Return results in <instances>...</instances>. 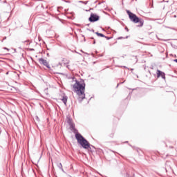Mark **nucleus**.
Instances as JSON below:
<instances>
[{"label": "nucleus", "mask_w": 177, "mask_h": 177, "mask_svg": "<svg viewBox=\"0 0 177 177\" xmlns=\"http://www.w3.org/2000/svg\"><path fill=\"white\" fill-rule=\"evenodd\" d=\"M62 102L64 103L65 106L67 105V97H63L62 99Z\"/></svg>", "instance_id": "nucleus-7"}, {"label": "nucleus", "mask_w": 177, "mask_h": 177, "mask_svg": "<svg viewBox=\"0 0 177 177\" xmlns=\"http://www.w3.org/2000/svg\"><path fill=\"white\" fill-rule=\"evenodd\" d=\"M127 13L129 15L130 20L131 21H133V23H136V24L138 23V25L137 26V27H143V24L145 23L143 19L138 17V16H136V15L132 13L129 10H127Z\"/></svg>", "instance_id": "nucleus-2"}, {"label": "nucleus", "mask_w": 177, "mask_h": 177, "mask_svg": "<svg viewBox=\"0 0 177 177\" xmlns=\"http://www.w3.org/2000/svg\"><path fill=\"white\" fill-rule=\"evenodd\" d=\"M39 62L40 64H43L44 66H46L47 68H49V63L48 62V61H46V59H44L43 58H41L39 59Z\"/></svg>", "instance_id": "nucleus-5"}, {"label": "nucleus", "mask_w": 177, "mask_h": 177, "mask_svg": "<svg viewBox=\"0 0 177 177\" xmlns=\"http://www.w3.org/2000/svg\"><path fill=\"white\" fill-rule=\"evenodd\" d=\"M3 49H6V50H9V49L6 47H5Z\"/></svg>", "instance_id": "nucleus-11"}, {"label": "nucleus", "mask_w": 177, "mask_h": 177, "mask_svg": "<svg viewBox=\"0 0 177 177\" xmlns=\"http://www.w3.org/2000/svg\"><path fill=\"white\" fill-rule=\"evenodd\" d=\"M73 91L78 96V100H83L85 99V82L84 81L76 82L73 86Z\"/></svg>", "instance_id": "nucleus-1"}, {"label": "nucleus", "mask_w": 177, "mask_h": 177, "mask_svg": "<svg viewBox=\"0 0 177 177\" xmlns=\"http://www.w3.org/2000/svg\"><path fill=\"white\" fill-rule=\"evenodd\" d=\"M157 75H158V78H160V77H162V78H164L165 77V73H164V72H161L160 70H158Z\"/></svg>", "instance_id": "nucleus-6"}, {"label": "nucleus", "mask_w": 177, "mask_h": 177, "mask_svg": "<svg viewBox=\"0 0 177 177\" xmlns=\"http://www.w3.org/2000/svg\"><path fill=\"white\" fill-rule=\"evenodd\" d=\"M104 38H106V39H110V38L109 37H104Z\"/></svg>", "instance_id": "nucleus-10"}, {"label": "nucleus", "mask_w": 177, "mask_h": 177, "mask_svg": "<svg viewBox=\"0 0 177 177\" xmlns=\"http://www.w3.org/2000/svg\"><path fill=\"white\" fill-rule=\"evenodd\" d=\"M96 35H97V37H102V38H104V35L102 34V33H99L97 32H95Z\"/></svg>", "instance_id": "nucleus-8"}, {"label": "nucleus", "mask_w": 177, "mask_h": 177, "mask_svg": "<svg viewBox=\"0 0 177 177\" xmlns=\"http://www.w3.org/2000/svg\"><path fill=\"white\" fill-rule=\"evenodd\" d=\"M84 3L86 4V2H85Z\"/></svg>", "instance_id": "nucleus-12"}, {"label": "nucleus", "mask_w": 177, "mask_h": 177, "mask_svg": "<svg viewBox=\"0 0 177 177\" xmlns=\"http://www.w3.org/2000/svg\"><path fill=\"white\" fill-rule=\"evenodd\" d=\"M109 138H114V133H111V134H109Z\"/></svg>", "instance_id": "nucleus-9"}, {"label": "nucleus", "mask_w": 177, "mask_h": 177, "mask_svg": "<svg viewBox=\"0 0 177 177\" xmlns=\"http://www.w3.org/2000/svg\"><path fill=\"white\" fill-rule=\"evenodd\" d=\"M88 20L91 22L97 21L99 20V16L96 14H91Z\"/></svg>", "instance_id": "nucleus-4"}, {"label": "nucleus", "mask_w": 177, "mask_h": 177, "mask_svg": "<svg viewBox=\"0 0 177 177\" xmlns=\"http://www.w3.org/2000/svg\"><path fill=\"white\" fill-rule=\"evenodd\" d=\"M75 138L77 140V142L80 143L84 149H89V142H88V140H85L81 134L76 133Z\"/></svg>", "instance_id": "nucleus-3"}]
</instances>
